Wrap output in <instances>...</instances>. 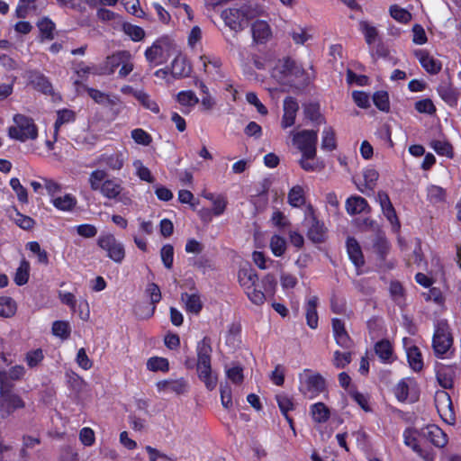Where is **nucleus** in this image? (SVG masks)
<instances>
[{
  "instance_id": "obj_26",
  "label": "nucleus",
  "mask_w": 461,
  "mask_h": 461,
  "mask_svg": "<svg viewBox=\"0 0 461 461\" xmlns=\"http://www.w3.org/2000/svg\"><path fill=\"white\" fill-rule=\"evenodd\" d=\"M191 68L185 56L178 53L171 62L170 73L174 77H183L189 75Z\"/></svg>"
},
{
  "instance_id": "obj_30",
  "label": "nucleus",
  "mask_w": 461,
  "mask_h": 461,
  "mask_svg": "<svg viewBox=\"0 0 461 461\" xmlns=\"http://www.w3.org/2000/svg\"><path fill=\"white\" fill-rule=\"evenodd\" d=\"M122 190V186L118 182L113 179H106L98 191L108 199H116Z\"/></svg>"
},
{
  "instance_id": "obj_37",
  "label": "nucleus",
  "mask_w": 461,
  "mask_h": 461,
  "mask_svg": "<svg viewBox=\"0 0 461 461\" xmlns=\"http://www.w3.org/2000/svg\"><path fill=\"white\" fill-rule=\"evenodd\" d=\"M89 96L97 104L103 105H114L117 104L118 98L101 92L95 88H87Z\"/></svg>"
},
{
  "instance_id": "obj_14",
  "label": "nucleus",
  "mask_w": 461,
  "mask_h": 461,
  "mask_svg": "<svg viewBox=\"0 0 461 461\" xmlns=\"http://www.w3.org/2000/svg\"><path fill=\"white\" fill-rule=\"evenodd\" d=\"M25 403L20 395L1 387L0 408L3 411L10 414L16 410L24 408Z\"/></svg>"
},
{
  "instance_id": "obj_46",
  "label": "nucleus",
  "mask_w": 461,
  "mask_h": 461,
  "mask_svg": "<svg viewBox=\"0 0 461 461\" xmlns=\"http://www.w3.org/2000/svg\"><path fill=\"white\" fill-rule=\"evenodd\" d=\"M16 312L15 302L7 296L0 297V316L4 318H10L14 315Z\"/></svg>"
},
{
  "instance_id": "obj_15",
  "label": "nucleus",
  "mask_w": 461,
  "mask_h": 461,
  "mask_svg": "<svg viewBox=\"0 0 461 461\" xmlns=\"http://www.w3.org/2000/svg\"><path fill=\"white\" fill-rule=\"evenodd\" d=\"M420 429L423 440H428L436 447L442 448L447 444V436L438 426L429 424Z\"/></svg>"
},
{
  "instance_id": "obj_36",
  "label": "nucleus",
  "mask_w": 461,
  "mask_h": 461,
  "mask_svg": "<svg viewBox=\"0 0 461 461\" xmlns=\"http://www.w3.org/2000/svg\"><path fill=\"white\" fill-rule=\"evenodd\" d=\"M317 303L318 298L313 296L308 300L305 306L307 324L312 329L318 326Z\"/></svg>"
},
{
  "instance_id": "obj_5",
  "label": "nucleus",
  "mask_w": 461,
  "mask_h": 461,
  "mask_svg": "<svg viewBox=\"0 0 461 461\" xmlns=\"http://www.w3.org/2000/svg\"><path fill=\"white\" fill-rule=\"evenodd\" d=\"M299 390L308 399H313L326 389L325 379L310 369H304L299 375Z\"/></svg>"
},
{
  "instance_id": "obj_22",
  "label": "nucleus",
  "mask_w": 461,
  "mask_h": 461,
  "mask_svg": "<svg viewBox=\"0 0 461 461\" xmlns=\"http://www.w3.org/2000/svg\"><path fill=\"white\" fill-rule=\"evenodd\" d=\"M313 29L309 25L295 24L292 27L289 35L294 44L303 45L308 41L312 39Z\"/></svg>"
},
{
  "instance_id": "obj_35",
  "label": "nucleus",
  "mask_w": 461,
  "mask_h": 461,
  "mask_svg": "<svg viewBox=\"0 0 461 461\" xmlns=\"http://www.w3.org/2000/svg\"><path fill=\"white\" fill-rule=\"evenodd\" d=\"M288 203L295 208H300L305 203V191L301 185L293 186L287 195Z\"/></svg>"
},
{
  "instance_id": "obj_20",
  "label": "nucleus",
  "mask_w": 461,
  "mask_h": 461,
  "mask_svg": "<svg viewBox=\"0 0 461 461\" xmlns=\"http://www.w3.org/2000/svg\"><path fill=\"white\" fill-rule=\"evenodd\" d=\"M158 392L165 393H184L187 389V383L183 379L164 380L157 384Z\"/></svg>"
},
{
  "instance_id": "obj_10",
  "label": "nucleus",
  "mask_w": 461,
  "mask_h": 461,
  "mask_svg": "<svg viewBox=\"0 0 461 461\" xmlns=\"http://www.w3.org/2000/svg\"><path fill=\"white\" fill-rule=\"evenodd\" d=\"M435 406L440 418L447 424L455 423V413L450 395L444 390L435 393Z\"/></svg>"
},
{
  "instance_id": "obj_57",
  "label": "nucleus",
  "mask_w": 461,
  "mask_h": 461,
  "mask_svg": "<svg viewBox=\"0 0 461 461\" xmlns=\"http://www.w3.org/2000/svg\"><path fill=\"white\" fill-rule=\"evenodd\" d=\"M315 157L302 156L299 160L301 167L308 172L320 171L324 167V165L319 161L314 160Z\"/></svg>"
},
{
  "instance_id": "obj_52",
  "label": "nucleus",
  "mask_w": 461,
  "mask_h": 461,
  "mask_svg": "<svg viewBox=\"0 0 461 461\" xmlns=\"http://www.w3.org/2000/svg\"><path fill=\"white\" fill-rule=\"evenodd\" d=\"M427 197L430 203H438L445 201L446 192L442 187L431 185L427 187Z\"/></svg>"
},
{
  "instance_id": "obj_34",
  "label": "nucleus",
  "mask_w": 461,
  "mask_h": 461,
  "mask_svg": "<svg viewBox=\"0 0 461 461\" xmlns=\"http://www.w3.org/2000/svg\"><path fill=\"white\" fill-rule=\"evenodd\" d=\"M307 235L308 238L315 243L323 241L325 236V228L323 223L312 216Z\"/></svg>"
},
{
  "instance_id": "obj_49",
  "label": "nucleus",
  "mask_w": 461,
  "mask_h": 461,
  "mask_svg": "<svg viewBox=\"0 0 461 461\" xmlns=\"http://www.w3.org/2000/svg\"><path fill=\"white\" fill-rule=\"evenodd\" d=\"M122 31L133 41H140L145 37V31L141 27L129 23L122 24Z\"/></svg>"
},
{
  "instance_id": "obj_53",
  "label": "nucleus",
  "mask_w": 461,
  "mask_h": 461,
  "mask_svg": "<svg viewBox=\"0 0 461 461\" xmlns=\"http://www.w3.org/2000/svg\"><path fill=\"white\" fill-rule=\"evenodd\" d=\"M106 172L103 169H96L91 172L88 179L91 189L94 191H98L101 188L104 181L106 180Z\"/></svg>"
},
{
  "instance_id": "obj_8",
  "label": "nucleus",
  "mask_w": 461,
  "mask_h": 461,
  "mask_svg": "<svg viewBox=\"0 0 461 461\" xmlns=\"http://www.w3.org/2000/svg\"><path fill=\"white\" fill-rule=\"evenodd\" d=\"M317 140V131L303 130L294 134L293 144L300 150L302 156L315 157Z\"/></svg>"
},
{
  "instance_id": "obj_64",
  "label": "nucleus",
  "mask_w": 461,
  "mask_h": 461,
  "mask_svg": "<svg viewBox=\"0 0 461 461\" xmlns=\"http://www.w3.org/2000/svg\"><path fill=\"white\" fill-rule=\"evenodd\" d=\"M131 135L133 140L140 145L148 146L152 140L151 136L140 128L132 130Z\"/></svg>"
},
{
  "instance_id": "obj_24",
  "label": "nucleus",
  "mask_w": 461,
  "mask_h": 461,
  "mask_svg": "<svg viewBox=\"0 0 461 461\" xmlns=\"http://www.w3.org/2000/svg\"><path fill=\"white\" fill-rule=\"evenodd\" d=\"M299 105L293 97H287L284 101V115L282 119V126L288 128L294 123Z\"/></svg>"
},
{
  "instance_id": "obj_29",
  "label": "nucleus",
  "mask_w": 461,
  "mask_h": 461,
  "mask_svg": "<svg viewBox=\"0 0 461 461\" xmlns=\"http://www.w3.org/2000/svg\"><path fill=\"white\" fill-rule=\"evenodd\" d=\"M347 251L350 260L356 267H361L364 264L361 248L355 239L348 238L347 240Z\"/></svg>"
},
{
  "instance_id": "obj_41",
  "label": "nucleus",
  "mask_w": 461,
  "mask_h": 461,
  "mask_svg": "<svg viewBox=\"0 0 461 461\" xmlns=\"http://www.w3.org/2000/svg\"><path fill=\"white\" fill-rule=\"evenodd\" d=\"M276 401L282 413L285 415L286 420L290 424L291 429L294 431L293 420L287 414L288 411L294 409V403L292 399L285 394H278L276 395Z\"/></svg>"
},
{
  "instance_id": "obj_51",
  "label": "nucleus",
  "mask_w": 461,
  "mask_h": 461,
  "mask_svg": "<svg viewBox=\"0 0 461 461\" xmlns=\"http://www.w3.org/2000/svg\"><path fill=\"white\" fill-rule=\"evenodd\" d=\"M123 56L118 72V76L122 78L126 77L134 69L133 55L129 50H125V55Z\"/></svg>"
},
{
  "instance_id": "obj_62",
  "label": "nucleus",
  "mask_w": 461,
  "mask_h": 461,
  "mask_svg": "<svg viewBox=\"0 0 461 461\" xmlns=\"http://www.w3.org/2000/svg\"><path fill=\"white\" fill-rule=\"evenodd\" d=\"M156 305L152 303H140L135 307V314L140 319H149L154 315Z\"/></svg>"
},
{
  "instance_id": "obj_6",
  "label": "nucleus",
  "mask_w": 461,
  "mask_h": 461,
  "mask_svg": "<svg viewBox=\"0 0 461 461\" xmlns=\"http://www.w3.org/2000/svg\"><path fill=\"white\" fill-rule=\"evenodd\" d=\"M221 17L230 30L240 32L245 28L248 22L252 18V10L247 5L239 8H228L221 12Z\"/></svg>"
},
{
  "instance_id": "obj_23",
  "label": "nucleus",
  "mask_w": 461,
  "mask_h": 461,
  "mask_svg": "<svg viewBox=\"0 0 461 461\" xmlns=\"http://www.w3.org/2000/svg\"><path fill=\"white\" fill-rule=\"evenodd\" d=\"M252 37L257 43H265L272 37V31L269 24L265 21H256L252 24Z\"/></svg>"
},
{
  "instance_id": "obj_4",
  "label": "nucleus",
  "mask_w": 461,
  "mask_h": 461,
  "mask_svg": "<svg viewBox=\"0 0 461 461\" xmlns=\"http://www.w3.org/2000/svg\"><path fill=\"white\" fill-rule=\"evenodd\" d=\"M238 280L252 303L256 305H262L265 303V294L256 287L258 276L254 269L251 267L240 268L238 272Z\"/></svg>"
},
{
  "instance_id": "obj_17",
  "label": "nucleus",
  "mask_w": 461,
  "mask_h": 461,
  "mask_svg": "<svg viewBox=\"0 0 461 461\" xmlns=\"http://www.w3.org/2000/svg\"><path fill=\"white\" fill-rule=\"evenodd\" d=\"M421 67L429 74H438L442 68L441 62L426 50H418L414 52Z\"/></svg>"
},
{
  "instance_id": "obj_43",
  "label": "nucleus",
  "mask_w": 461,
  "mask_h": 461,
  "mask_svg": "<svg viewBox=\"0 0 461 461\" xmlns=\"http://www.w3.org/2000/svg\"><path fill=\"white\" fill-rule=\"evenodd\" d=\"M430 147L438 155L446 156L449 158L454 156L452 145L445 140H434L430 142Z\"/></svg>"
},
{
  "instance_id": "obj_60",
  "label": "nucleus",
  "mask_w": 461,
  "mask_h": 461,
  "mask_svg": "<svg viewBox=\"0 0 461 461\" xmlns=\"http://www.w3.org/2000/svg\"><path fill=\"white\" fill-rule=\"evenodd\" d=\"M437 377L444 388H451L453 385V370L451 368H441L437 372Z\"/></svg>"
},
{
  "instance_id": "obj_12",
  "label": "nucleus",
  "mask_w": 461,
  "mask_h": 461,
  "mask_svg": "<svg viewBox=\"0 0 461 461\" xmlns=\"http://www.w3.org/2000/svg\"><path fill=\"white\" fill-rule=\"evenodd\" d=\"M376 201L380 204L383 214L390 222L392 230L398 233L401 229V223L388 194L384 191H379L376 194Z\"/></svg>"
},
{
  "instance_id": "obj_16",
  "label": "nucleus",
  "mask_w": 461,
  "mask_h": 461,
  "mask_svg": "<svg viewBox=\"0 0 461 461\" xmlns=\"http://www.w3.org/2000/svg\"><path fill=\"white\" fill-rule=\"evenodd\" d=\"M181 302L186 312L195 315L200 313L203 305L199 292L194 288L191 293H182Z\"/></svg>"
},
{
  "instance_id": "obj_54",
  "label": "nucleus",
  "mask_w": 461,
  "mask_h": 461,
  "mask_svg": "<svg viewBox=\"0 0 461 461\" xmlns=\"http://www.w3.org/2000/svg\"><path fill=\"white\" fill-rule=\"evenodd\" d=\"M70 325L65 321H56L52 324V333L60 339H68L70 335Z\"/></svg>"
},
{
  "instance_id": "obj_27",
  "label": "nucleus",
  "mask_w": 461,
  "mask_h": 461,
  "mask_svg": "<svg viewBox=\"0 0 461 461\" xmlns=\"http://www.w3.org/2000/svg\"><path fill=\"white\" fill-rule=\"evenodd\" d=\"M50 203L59 211L71 212L77 206V200L75 195L65 194L53 197L50 199Z\"/></svg>"
},
{
  "instance_id": "obj_58",
  "label": "nucleus",
  "mask_w": 461,
  "mask_h": 461,
  "mask_svg": "<svg viewBox=\"0 0 461 461\" xmlns=\"http://www.w3.org/2000/svg\"><path fill=\"white\" fill-rule=\"evenodd\" d=\"M10 185L16 194L19 202L23 203H28V193L26 188L21 184L20 180L16 177L11 178Z\"/></svg>"
},
{
  "instance_id": "obj_1",
  "label": "nucleus",
  "mask_w": 461,
  "mask_h": 461,
  "mask_svg": "<svg viewBox=\"0 0 461 461\" xmlns=\"http://www.w3.org/2000/svg\"><path fill=\"white\" fill-rule=\"evenodd\" d=\"M197 374L205 387L212 391L218 384V375L212 372L211 366L212 348L209 340L204 338L197 345Z\"/></svg>"
},
{
  "instance_id": "obj_55",
  "label": "nucleus",
  "mask_w": 461,
  "mask_h": 461,
  "mask_svg": "<svg viewBox=\"0 0 461 461\" xmlns=\"http://www.w3.org/2000/svg\"><path fill=\"white\" fill-rule=\"evenodd\" d=\"M29 270V263L25 260L22 261L14 276V282L17 285H23L28 282Z\"/></svg>"
},
{
  "instance_id": "obj_59",
  "label": "nucleus",
  "mask_w": 461,
  "mask_h": 461,
  "mask_svg": "<svg viewBox=\"0 0 461 461\" xmlns=\"http://www.w3.org/2000/svg\"><path fill=\"white\" fill-rule=\"evenodd\" d=\"M147 368L150 371H163L168 370V361L164 357H154L147 361Z\"/></svg>"
},
{
  "instance_id": "obj_61",
  "label": "nucleus",
  "mask_w": 461,
  "mask_h": 461,
  "mask_svg": "<svg viewBox=\"0 0 461 461\" xmlns=\"http://www.w3.org/2000/svg\"><path fill=\"white\" fill-rule=\"evenodd\" d=\"M133 167L136 175L143 181L153 183L154 177L151 176L149 169L143 165L140 160L133 161Z\"/></svg>"
},
{
  "instance_id": "obj_47",
  "label": "nucleus",
  "mask_w": 461,
  "mask_h": 461,
  "mask_svg": "<svg viewBox=\"0 0 461 461\" xmlns=\"http://www.w3.org/2000/svg\"><path fill=\"white\" fill-rule=\"evenodd\" d=\"M44 359V353L41 348L29 350L24 357V361L30 368H35L41 364Z\"/></svg>"
},
{
  "instance_id": "obj_63",
  "label": "nucleus",
  "mask_w": 461,
  "mask_h": 461,
  "mask_svg": "<svg viewBox=\"0 0 461 461\" xmlns=\"http://www.w3.org/2000/svg\"><path fill=\"white\" fill-rule=\"evenodd\" d=\"M160 257L164 266L171 269L174 261V248L170 244H166L161 248Z\"/></svg>"
},
{
  "instance_id": "obj_45",
  "label": "nucleus",
  "mask_w": 461,
  "mask_h": 461,
  "mask_svg": "<svg viewBox=\"0 0 461 461\" xmlns=\"http://www.w3.org/2000/svg\"><path fill=\"white\" fill-rule=\"evenodd\" d=\"M269 247L274 256L282 257L287 248L286 240L279 235H274L270 239Z\"/></svg>"
},
{
  "instance_id": "obj_3",
  "label": "nucleus",
  "mask_w": 461,
  "mask_h": 461,
  "mask_svg": "<svg viewBox=\"0 0 461 461\" xmlns=\"http://www.w3.org/2000/svg\"><path fill=\"white\" fill-rule=\"evenodd\" d=\"M177 51V47L174 41L168 37H161L156 40L145 50L144 54L149 64L158 66L165 63L172 54Z\"/></svg>"
},
{
  "instance_id": "obj_11",
  "label": "nucleus",
  "mask_w": 461,
  "mask_h": 461,
  "mask_svg": "<svg viewBox=\"0 0 461 461\" xmlns=\"http://www.w3.org/2000/svg\"><path fill=\"white\" fill-rule=\"evenodd\" d=\"M420 434L421 429H407L403 432L404 444L418 453L425 461H434V454L422 449L421 442L423 438Z\"/></svg>"
},
{
  "instance_id": "obj_44",
  "label": "nucleus",
  "mask_w": 461,
  "mask_h": 461,
  "mask_svg": "<svg viewBox=\"0 0 461 461\" xmlns=\"http://www.w3.org/2000/svg\"><path fill=\"white\" fill-rule=\"evenodd\" d=\"M407 357L410 366L414 371L421 370L423 366V362L421 354L417 347L411 346L407 349Z\"/></svg>"
},
{
  "instance_id": "obj_40",
  "label": "nucleus",
  "mask_w": 461,
  "mask_h": 461,
  "mask_svg": "<svg viewBox=\"0 0 461 461\" xmlns=\"http://www.w3.org/2000/svg\"><path fill=\"white\" fill-rule=\"evenodd\" d=\"M321 149L328 151L336 149L335 131L330 126H325L321 132Z\"/></svg>"
},
{
  "instance_id": "obj_39",
  "label": "nucleus",
  "mask_w": 461,
  "mask_h": 461,
  "mask_svg": "<svg viewBox=\"0 0 461 461\" xmlns=\"http://www.w3.org/2000/svg\"><path fill=\"white\" fill-rule=\"evenodd\" d=\"M76 115L72 110L69 109H62L57 112V120L54 124L55 131H54V139H57V135L59 128L68 122H72L75 121Z\"/></svg>"
},
{
  "instance_id": "obj_56",
  "label": "nucleus",
  "mask_w": 461,
  "mask_h": 461,
  "mask_svg": "<svg viewBox=\"0 0 461 461\" xmlns=\"http://www.w3.org/2000/svg\"><path fill=\"white\" fill-rule=\"evenodd\" d=\"M177 102L185 107H193L198 102L197 96L192 91H181L176 95Z\"/></svg>"
},
{
  "instance_id": "obj_7",
  "label": "nucleus",
  "mask_w": 461,
  "mask_h": 461,
  "mask_svg": "<svg viewBox=\"0 0 461 461\" xmlns=\"http://www.w3.org/2000/svg\"><path fill=\"white\" fill-rule=\"evenodd\" d=\"M97 245L106 252V256L115 263H122L125 258L123 244L111 233L102 234L97 240Z\"/></svg>"
},
{
  "instance_id": "obj_32",
  "label": "nucleus",
  "mask_w": 461,
  "mask_h": 461,
  "mask_svg": "<svg viewBox=\"0 0 461 461\" xmlns=\"http://www.w3.org/2000/svg\"><path fill=\"white\" fill-rule=\"evenodd\" d=\"M25 375V368L23 366L17 365L12 366L7 372L0 371V383L1 387H5L9 380H19Z\"/></svg>"
},
{
  "instance_id": "obj_33",
  "label": "nucleus",
  "mask_w": 461,
  "mask_h": 461,
  "mask_svg": "<svg viewBox=\"0 0 461 461\" xmlns=\"http://www.w3.org/2000/svg\"><path fill=\"white\" fill-rule=\"evenodd\" d=\"M375 354L384 363H391L393 360V347L389 340L383 339L375 345Z\"/></svg>"
},
{
  "instance_id": "obj_31",
  "label": "nucleus",
  "mask_w": 461,
  "mask_h": 461,
  "mask_svg": "<svg viewBox=\"0 0 461 461\" xmlns=\"http://www.w3.org/2000/svg\"><path fill=\"white\" fill-rule=\"evenodd\" d=\"M310 413L313 421L317 423L326 422L330 416V409L323 402H316L311 405Z\"/></svg>"
},
{
  "instance_id": "obj_38",
  "label": "nucleus",
  "mask_w": 461,
  "mask_h": 461,
  "mask_svg": "<svg viewBox=\"0 0 461 461\" xmlns=\"http://www.w3.org/2000/svg\"><path fill=\"white\" fill-rule=\"evenodd\" d=\"M133 96L145 107L154 113H159L158 103L146 92L138 90L133 93Z\"/></svg>"
},
{
  "instance_id": "obj_18",
  "label": "nucleus",
  "mask_w": 461,
  "mask_h": 461,
  "mask_svg": "<svg viewBox=\"0 0 461 461\" xmlns=\"http://www.w3.org/2000/svg\"><path fill=\"white\" fill-rule=\"evenodd\" d=\"M125 55V50H118L106 59L98 66L97 75H112L115 72L116 68L120 67L122 59Z\"/></svg>"
},
{
  "instance_id": "obj_28",
  "label": "nucleus",
  "mask_w": 461,
  "mask_h": 461,
  "mask_svg": "<svg viewBox=\"0 0 461 461\" xmlns=\"http://www.w3.org/2000/svg\"><path fill=\"white\" fill-rule=\"evenodd\" d=\"M205 73L213 77L221 76V59L214 55H203L200 57Z\"/></svg>"
},
{
  "instance_id": "obj_42",
  "label": "nucleus",
  "mask_w": 461,
  "mask_h": 461,
  "mask_svg": "<svg viewBox=\"0 0 461 461\" xmlns=\"http://www.w3.org/2000/svg\"><path fill=\"white\" fill-rule=\"evenodd\" d=\"M359 30L364 34L366 42L368 45L373 44L377 37H378V32L376 27H375L373 24H371L367 21H360L359 22Z\"/></svg>"
},
{
  "instance_id": "obj_13",
  "label": "nucleus",
  "mask_w": 461,
  "mask_h": 461,
  "mask_svg": "<svg viewBox=\"0 0 461 461\" xmlns=\"http://www.w3.org/2000/svg\"><path fill=\"white\" fill-rule=\"evenodd\" d=\"M126 159L125 152L122 150H111L101 154L96 161L98 164L105 166L110 170L119 171L123 167Z\"/></svg>"
},
{
  "instance_id": "obj_50",
  "label": "nucleus",
  "mask_w": 461,
  "mask_h": 461,
  "mask_svg": "<svg viewBox=\"0 0 461 461\" xmlns=\"http://www.w3.org/2000/svg\"><path fill=\"white\" fill-rule=\"evenodd\" d=\"M438 93L441 98L449 104H454L457 101V95L456 90L447 83L441 84L438 87Z\"/></svg>"
},
{
  "instance_id": "obj_21",
  "label": "nucleus",
  "mask_w": 461,
  "mask_h": 461,
  "mask_svg": "<svg viewBox=\"0 0 461 461\" xmlns=\"http://www.w3.org/2000/svg\"><path fill=\"white\" fill-rule=\"evenodd\" d=\"M346 210L350 215L370 212V206L367 201L358 195H353L346 201Z\"/></svg>"
},
{
  "instance_id": "obj_19",
  "label": "nucleus",
  "mask_w": 461,
  "mask_h": 461,
  "mask_svg": "<svg viewBox=\"0 0 461 461\" xmlns=\"http://www.w3.org/2000/svg\"><path fill=\"white\" fill-rule=\"evenodd\" d=\"M332 331L338 346L346 349L352 347L353 342L345 329L344 322L341 320L337 318L332 320Z\"/></svg>"
},
{
  "instance_id": "obj_48",
  "label": "nucleus",
  "mask_w": 461,
  "mask_h": 461,
  "mask_svg": "<svg viewBox=\"0 0 461 461\" xmlns=\"http://www.w3.org/2000/svg\"><path fill=\"white\" fill-rule=\"evenodd\" d=\"M389 14L395 21L401 23H408L411 20V14L398 5H391Z\"/></svg>"
},
{
  "instance_id": "obj_9",
  "label": "nucleus",
  "mask_w": 461,
  "mask_h": 461,
  "mask_svg": "<svg viewBox=\"0 0 461 461\" xmlns=\"http://www.w3.org/2000/svg\"><path fill=\"white\" fill-rule=\"evenodd\" d=\"M453 343L450 329L446 321H439L436 326L432 346L437 356H443L447 353Z\"/></svg>"
},
{
  "instance_id": "obj_25",
  "label": "nucleus",
  "mask_w": 461,
  "mask_h": 461,
  "mask_svg": "<svg viewBox=\"0 0 461 461\" xmlns=\"http://www.w3.org/2000/svg\"><path fill=\"white\" fill-rule=\"evenodd\" d=\"M378 177L379 174L375 168H365L363 170L364 182L357 185V189L363 194L372 192L376 185Z\"/></svg>"
},
{
  "instance_id": "obj_2",
  "label": "nucleus",
  "mask_w": 461,
  "mask_h": 461,
  "mask_svg": "<svg viewBox=\"0 0 461 461\" xmlns=\"http://www.w3.org/2000/svg\"><path fill=\"white\" fill-rule=\"evenodd\" d=\"M8 137L12 140L25 142L38 138V126L34 120L22 113L13 117V124L8 128Z\"/></svg>"
}]
</instances>
